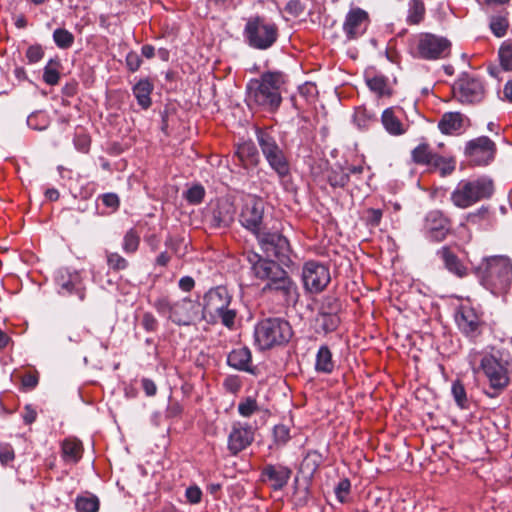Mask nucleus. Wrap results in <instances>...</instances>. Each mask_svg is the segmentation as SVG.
Listing matches in <instances>:
<instances>
[{"label": "nucleus", "mask_w": 512, "mask_h": 512, "mask_svg": "<svg viewBox=\"0 0 512 512\" xmlns=\"http://www.w3.org/2000/svg\"><path fill=\"white\" fill-rule=\"evenodd\" d=\"M285 83L286 75L280 71H267L258 79H251L246 86L248 106L276 112L282 103L281 87Z\"/></svg>", "instance_id": "obj_1"}, {"label": "nucleus", "mask_w": 512, "mask_h": 512, "mask_svg": "<svg viewBox=\"0 0 512 512\" xmlns=\"http://www.w3.org/2000/svg\"><path fill=\"white\" fill-rule=\"evenodd\" d=\"M238 310L233 296L226 286L210 288L203 296L201 319L210 325L221 324L228 330H234Z\"/></svg>", "instance_id": "obj_2"}, {"label": "nucleus", "mask_w": 512, "mask_h": 512, "mask_svg": "<svg viewBox=\"0 0 512 512\" xmlns=\"http://www.w3.org/2000/svg\"><path fill=\"white\" fill-rule=\"evenodd\" d=\"M479 370L488 383L484 394L489 398H497L510 385L512 357L500 350L485 354L480 360Z\"/></svg>", "instance_id": "obj_3"}, {"label": "nucleus", "mask_w": 512, "mask_h": 512, "mask_svg": "<svg viewBox=\"0 0 512 512\" xmlns=\"http://www.w3.org/2000/svg\"><path fill=\"white\" fill-rule=\"evenodd\" d=\"M156 312L176 326H191L201 320V304L188 296L172 301L168 295H161L152 302Z\"/></svg>", "instance_id": "obj_4"}, {"label": "nucleus", "mask_w": 512, "mask_h": 512, "mask_svg": "<svg viewBox=\"0 0 512 512\" xmlns=\"http://www.w3.org/2000/svg\"><path fill=\"white\" fill-rule=\"evenodd\" d=\"M255 136L264 159L271 170L276 173L279 180H284L290 176L291 166L288 153L285 146L278 143L274 130L267 127H257Z\"/></svg>", "instance_id": "obj_5"}, {"label": "nucleus", "mask_w": 512, "mask_h": 512, "mask_svg": "<svg viewBox=\"0 0 512 512\" xmlns=\"http://www.w3.org/2000/svg\"><path fill=\"white\" fill-rule=\"evenodd\" d=\"M481 283L493 294L504 293L512 282V262L506 256H491L478 267Z\"/></svg>", "instance_id": "obj_6"}, {"label": "nucleus", "mask_w": 512, "mask_h": 512, "mask_svg": "<svg viewBox=\"0 0 512 512\" xmlns=\"http://www.w3.org/2000/svg\"><path fill=\"white\" fill-rule=\"evenodd\" d=\"M494 190L493 180L486 176L462 180L451 192L450 200L454 206L466 209L482 200L490 199Z\"/></svg>", "instance_id": "obj_7"}, {"label": "nucleus", "mask_w": 512, "mask_h": 512, "mask_svg": "<svg viewBox=\"0 0 512 512\" xmlns=\"http://www.w3.org/2000/svg\"><path fill=\"white\" fill-rule=\"evenodd\" d=\"M254 336L260 350H268L287 344L293 336V329L286 319L269 317L256 324Z\"/></svg>", "instance_id": "obj_8"}, {"label": "nucleus", "mask_w": 512, "mask_h": 512, "mask_svg": "<svg viewBox=\"0 0 512 512\" xmlns=\"http://www.w3.org/2000/svg\"><path fill=\"white\" fill-rule=\"evenodd\" d=\"M243 37L249 47L264 51L277 42L279 30L274 22L263 16L254 15L246 20Z\"/></svg>", "instance_id": "obj_9"}, {"label": "nucleus", "mask_w": 512, "mask_h": 512, "mask_svg": "<svg viewBox=\"0 0 512 512\" xmlns=\"http://www.w3.org/2000/svg\"><path fill=\"white\" fill-rule=\"evenodd\" d=\"M255 237L266 258L277 260L285 267L293 264L290 242L279 230L266 227Z\"/></svg>", "instance_id": "obj_10"}, {"label": "nucleus", "mask_w": 512, "mask_h": 512, "mask_svg": "<svg viewBox=\"0 0 512 512\" xmlns=\"http://www.w3.org/2000/svg\"><path fill=\"white\" fill-rule=\"evenodd\" d=\"M453 97L464 105L481 103L486 97L484 80L467 72L462 73L452 86Z\"/></svg>", "instance_id": "obj_11"}, {"label": "nucleus", "mask_w": 512, "mask_h": 512, "mask_svg": "<svg viewBox=\"0 0 512 512\" xmlns=\"http://www.w3.org/2000/svg\"><path fill=\"white\" fill-rule=\"evenodd\" d=\"M237 208L229 197L212 200L203 212V221L211 229H227L234 220Z\"/></svg>", "instance_id": "obj_12"}, {"label": "nucleus", "mask_w": 512, "mask_h": 512, "mask_svg": "<svg viewBox=\"0 0 512 512\" xmlns=\"http://www.w3.org/2000/svg\"><path fill=\"white\" fill-rule=\"evenodd\" d=\"M451 42L433 33H421L416 41L415 57L423 60L445 59L451 54Z\"/></svg>", "instance_id": "obj_13"}, {"label": "nucleus", "mask_w": 512, "mask_h": 512, "mask_svg": "<svg viewBox=\"0 0 512 512\" xmlns=\"http://www.w3.org/2000/svg\"><path fill=\"white\" fill-rule=\"evenodd\" d=\"M301 280L306 292L319 294L331 282L329 266L317 260L306 261L302 266Z\"/></svg>", "instance_id": "obj_14"}, {"label": "nucleus", "mask_w": 512, "mask_h": 512, "mask_svg": "<svg viewBox=\"0 0 512 512\" xmlns=\"http://www.w3.org/2000/svg\"><path fill=\"white\" fill-rule=\"evenodd\" d=\"M247 262L250 264L252 275L265 284H271L288 273L283 268V264L274 259L264 258L260 254L249 251L245 254Z\"/></svg>", "instance_id": "obj_15"}, {"label": "nucleus", "mask_w": 512, "mask_h": 512, "mask_svg": "<svg viewBox=\"0 0 512 512\" xmlns=\"http://www.w3.org/2000/svg\"><path fill=\"white\" fill-rule=\"evenodd\" d=\"M261 292L274 299L283 307L294 306L299 300V290L297 283L289 273L271 284H265Z\"/></svg>", "instance_id": "obj_16"}, {"label": "nucleus", "mask_w": 512, "mask_h": 512, "mask_svg": "<svg viewBox=\"0 0 512 512\" xmlns=\"http://www.w3.org/2000/svg\"><path fill=\"white\" fill-rule=\"evenodd\" d=\"M497 145L487 136H479L469 140L464 149V154L474 166H488L495 159Z\"/></svg>", "instance_id": "obj_17"}, {"label": "nucleus", "mask_w": 512, "mask_h": 512, "mask_svg": "<svg viewBox=\"0 0 512 512\" xmlns=\"http://www.w3.org/2000/svg\"><path fill=\"white\" fill-rule=\"evenodd\" d=\"M452 220L443 211L435 209L429 211L423 223L425 237L434 243H440L452 234Z\"/></svg>", "instance_id": "obj_18"}, {"label": "nucleus", "mask_w": 512, "mask_h": 512, "mask_svg": "<svg viewBox=\"0 0 512 512\" xmlns=\"http://www.w3.org/2000/svg\"><path fill=\"white\" fill-rule=\"evenodd\" d=\"M370 22V16L366 10L360 7L351 8L347 12L342 25L346 41L351 42L362 37L366 33Z\"/></svg>", "instance_id": "obj_19"}, {"label": "nucleus", "mask_w": 512, "mask_h": 512, "mask_svg": "<svg viewBox=\"0 0 512 512\" xmlns=\"http://www.w3.org/2000/svg\"><path fill=\"white\" fill-rule=\"evenodd\" d=\"M264 203L260 198L253 197L247 201L239 214L240 224L255 236L266 228L262 225Z\"/></svg>", "instance_id": "obj_20"}, {"label": "nucleus", "mask_w": 512, "mask_h": 512, "mask_svg": "<svg viewBox=\"0 0 512 512\" xmlns=\"http://www.w3.org/2000/svg\"><path fill=\"white\" fill-rule=\"evenodd\" d=\"M55 284L58 293L62 296L75 294L80 301H84L86 298V288L76 271L71 272L66 268L59 269L55 275Z\"/></svg>", "instance_id": "obj_21"}, {"label": "nucleus", "mask_w": 512, "mask_h": 512, "mask_svg": "<svg viewBox=\"0 0 512 512\" xmlns=\"http://www.w3.org/2000/svg\"><path fill=\"white\" fill-rule=\"evenodd\" d=\"M254 441V429L248 423L234 422L228 435L227 448L236 456Z\"/></svg>", "instance_id": "obj_22"}, {"label": "nucleus", "mask_w": 512, "mask_h": 512, "mask_svg": "<svg viewBox=\"0 0 512 512\" xmlns=\"http://www.w3.org/2000/svg\"><path fill=\"white\" fill-rule=\"evenodd\" d=\"M292 469L282 464H266L260 473V480L268 483L274 491L282 490L289 482Z\"/></svg>", "instance_id": "obj_23"}, {"label": "nucleus", "mask_w": 512, "mask_h": 512, "mask_svg": "<svg viewBox=\"0 0 512 512\" xmlns=\"http://www.w3.org/2000/svg\"><path fill=\"white\" fill-rule=\"evenodd\" d=\"M455 321L459 330L466 336L476 337L480 334L481 321L473 308L461 305L455 314Z\"/></svg>", "instance_id": "obj_24"}, {"label": "nucleus", "mask_w": 512, "mask_h": 512, "mask_svg": "<svg viewBox=\"0 0 512 512\" xmlns=\"http://www.w3.org/2000/svg\"><path fill=\"white\" fill-rule=\"evenodd\" d=\"M227 364L235 370L255 374L252 353L248 347H239L230 351L227 356Z\"/></svg>", "instance_id": "obj_25"}, {"label": "nucleus", "mask_w": 512, "mask_h": 512, "mask_svg": "<svg viewBox=\"0 0 512 512\" xmlns=\"http://www.w3.org/2000/svg\"><path fill=\"white\" fill-rule=\"evenodd\" d=\"M436 255L442 260L444 267L457 277L467 275V268L464 266L460 258L453 252L451 247L443 246L437 250Z\"/></svg>", "instance_id": "obj_26"}, {"label": "nucleus", "mask_w": 512, "mask_h": 512, "mask_svg": "<svg viewBox=\"0 0 512 512\" xmlns=\"http://www.w3.org/2000/svg\"><path fill=\"white\" fill-rule=\"evenodd\" d=\"M82 442L77 438H65L61 444V455L66 463L76 464L83 455Z\"/></svg>", "instance_id": "obj_27"}, {"label": "nucleus", "mask_w": 512, "mask_h": 512, "mask_svg": "<svg viewBox=\"0 0 512 512\" xmlns=\"http://www.w3.org/2000/svg\"><path fill=\"white\" fill-rule=\"evenodd\" d=\"M336 367V361L327 345H321L316 353L314 369L317 373L332 374Z\"/></svg>", "instance_id": "obj_28"}, {"label": "nucleus", "mask_w": 512, "mask_h": 512, "mask_svg": "<svg viewBox=\"0 0 512 512\" xmlns=\"http://www.w3.org/2000/svg\"><path fill=\"white\" fill-rule=\"evenodd\" d=\"M153 89V83L147 78L139 80L132 88L137 103L144 110L152 105L151 94Z\"/></svg>", "instance_id": "obj_29"}, {"label": "nucleus", "mask_w": 512, "mask_h": 512, "mask_svg": "<svg viewBox=\"0 0 512 512\" xmlns=\"http://www.w3.org/2000/svg\"><path fill=\"white\" fill-rule=\"evenodd\" d=\"M235 156L244 167L248 165L257 166L259 163V153L252 141H245L239 144L235 151Z\"/></svg>", "instance_id": "obj_30"}, {"label": "nucleus", "mask_w": 512, "mask_h": 512, "mask_svg": "<svg viewBox=\"0 0 512 512\" xmlns=\"http://www.w3.org/2000/svg\"><path fill=\"white\" fill-rule=\"evenodd\" d=\"M463 120L460 112H447L440 119L438 128L443 134L450 135L463 127Z\"/></svg>", "instance_id": "obj_31"}, {"label": "nucleus", "mask_w": 512, "mask_h": 512, "mask_svg": "<svg viewBox=\"0 0 512 512\" xmlns=\"http://www.w3.org/2000/svg\"><path fill=\"white\" fill-rule=\"evenodd\" d=\"M436 154L430 144L423 141L412 149L411 160L416 165L430 166Z\"/></svg>", "instance_id": "obj_32"}, {"label": "nucleus", "mask_w": 512, "mask_h": 512, "mask_svg": "<svg viewBox=\"0 0 512 512\" xmlns=\"http://www.w3.org/2000/svg\"><path fill=\"white\" fill-rule=\"evenodd\" d=\"M381 122L385 130L391 135L399 136L405 133L402 122L395 115L392 108H387L383 111Z\"/></svg>", "instance_id": "obj_33"}, {"label": "nucleus", "mask_w": 512, "mask_h": 512, "mask_svg": "<svg viewBox=\"0 0 512 512\" xmlns=\"http://www.w3.org/2000/svg\"><path fill=\"white\" fill-rule=\"evenodd\" d=\"M366 84L378 97H391L393 94V90L389 86L388 78L384 75L366 77Z\"/></svg>", "instance_id": "obj_34"}, {"label": "nucleus", "mask_w": 512, "mask_h": 512, "mask_svg": "<svg viewBox=\"0 0 512 512\" xmlns=\"http://www.w3.org/2000/svg\"><path fill=\"white\" fill-rule=\"evenodd\" d=\"M327 182L333 188H344L349 183V172L340 166L336 165L327 170Z\"/></svg>", "instance_id": "obj_35"}, {"label": "nucleus", "mask_w": 512, "mask_h": 512, "mask_svg": "<svg viewBox=\"0 0 512 512\" xmlns=\"http://www.w3.org/2000/svg\"><path fill=\"white\" fill-rule=\"evenodd\" d=\"M426 8L423 0H409L406 23L409 25L420 24L425 17Z\"/></svg>", "instance_id": "obj_36"}, {"label": "nucleus", "mask_w": 512, "mask_h": 512, "mask_svg": "<svg viewBox=\"0 0 512 512\" xmlns=\"http://www.w3.org/2000/svg\"><path fill=\"white\" fill-rule=\"evenodd\" d=\"M316 322L324 334L334 332L338 329L341 319L338 314L318 312Z\"/></svg>", "instance_id": "obj_37"}, {"label": "nucleus", "mask_w": 512, "mask_h": 512, "mask_svg": "<svg viewBox=\"0 0 512 512\" xmlns=\"http://www.w3.org/2000/svg\"><path fill=\"white\" fill-rule=\"evenodd\" d=\"M354 122L358 128L366 130L371 123L377 122L376 114L366 107H358L354 113Z\"/></svg>", "instance_id": "obj_38"}, {"label": "nucleus", "mask_w": 512, "mask_h": 512, "mask_svg": "<svg viewBox=\"0 0 512 512\" xmlns=\"http://www.w3.org/2000/svg\"><path fill=\"white\" fill-rule=\"evenodd\" d=\"M451 393L456 405L460 409L469 408L470 402L467 397L466 389L464 387V384L460 380L457 379L452 383Z\"/></svg>", "instance_id": "obj_39"}, {"label": "nucleus", "mask_w": 512, "mask_h": 512, "mask_svg": "<svg viewBox=\"0 0 512 512\" xmlns=\"http://www.w3.org/2000/svg\"><path fill=\"white\" fill-rule=\"evenodd\" d=\"M456 162L452 157H444L438 153L434 156V159L430 165L434 169H438L442 176L451 174L455 170Z\"/></svg>", "instance_id": "obj_40"}, {"label": "nucleus", "mask_w": 512, "mask_h": 512, "mask_svg": "<svg viewBox=\"0 0 512 512\" xmlns=\"http://www.w3.org/2000/svg\"><path fill=\"white\" fill-rule=\"evenodd\" d=\"M139 245H140L139 233L133 228L129 229L123 237V242H122L123 251L128 255L134 254L137 252Z\"/></svg>", "instance_id": "obj_41"}, {"label": "nucleus", "mask_w": 512, "mask_h": 512, "mask_svg": "<svg viewBox=\"0 0 512 512\" xmlns=\"http://www.w3.org/2000/svg\"><path fill=\"white\" fill-rule=\"evenodd\" d=\"M498 58L501 69L504 71H512V42L504 41L498 51Z\"/></svg>", "instance_id": "obj_42"}, {"label": "nucleus", "mask_w": 512, "mask_h": 512, "mask_svg": "<svg viewBox=\"0 0 512 512\" xmlns=\"http://www.w3.org/2000/svg\"><path fill=\"white\" fill-rule=\"evenodd\" d=\"M60 63L58 60L51 59L44 68L43 80L46 84L54 86L59 83L60 73L58 68Z\"/></svg>", "instance_id": "obj_43"}, {"label": "nucleus", "mask_w": 512, "mask_h": 512, "mask_svg": "<svg viewBox=\"0 0 512 512\" xmlns=\"http://www.w3.org/2000/svg\"><path fill=\"white\" fill-rule=\"evenodd\" d=\"M100 507L99 499L96 496L77 497L75 508L78 512H98Z\"/></svg>", "instance_id": "obj_44"}, {"label": "nucleus", "mask_w": 512, "mask_h": 512, "mask_svg": "<svg viewBox=\"0 0 512 512\" xmlns=\"http://www.w3.org/2000/svg\"><path fill=\"white\" fill-rule=\"evenodd\" d=\"M53 40L60 49H68L74 43V35L64 28H57L53 32Z\"/></svg>", "instance_id": "obj_45"}, {"label": "nucleus", "mask_w": 512, "mask_h": 512, "mask_svg": "<svg viewBox=\"0 0 512 512\" xmlns=\"http://www.w3.org/2000/svg\"><path fill=\"white\" fill-rule=\"evenodd\" d=\"M490 29L492 33L497 37H504L509 28V20L506 16L497 15L492 16L490 19Z\"/></svg>", "instance_id": "obj_46"}, {"label": "nucleus", "mask_w": 512, "mask_h": 512, "mask_svg": "<svg viewBox=\"0 0 512 512\" xmlns=\"http://www.w3.org/2000/svg\"><path fill=\"white\" fill-rule=\"evenodd\" d=\"M106 262L110 270L119 272L125 270L129 266V262L117 252H106Z\"/></svg>", "instance_id": "obj_47"}, {"label": "nucleus", "mask_w": 512, "mask_h": 512, "mask_svg": "<svg viewBox=\"0 0 512 512\" xmlns=\"http://www.w3.org/2000/svg\"><path fill=\"white\" fill-rule=\"evenodd\" d=\"M342 306L340 300L332 295H327L323 298L319 311L320 313H328V314H339Z\"/></svg>", "instance_id": "obj_48"}, {"label": "nucleus", "mask_w": 512, "mask_h": 512, "mask_svg": "<svg viewBox=\"0 0 512 512\" xmlns=\"http://www.w3.org/2000/svg\"><path fill=\"white\" fill-rule=\"evenodd\" d=\"M205 188L201 184L192 185L184 194V198L191 205L200 204L205 197Z\"/></svg>", "instance_id": "obj_49"}, {"label": "nucleus", "mask_w": 512, "mask_h": 512, "mask_svg": "<svg viewBox=\"0 0 512 512\" xmlns=\"http://www.w3.org/2000/svg\"><path fill=\"white\" fill-rule=\"evenodd\" d=\"M322 462V455L316 450H311L306 454L305 458L303 459L302 467L304 469H307L311 473H314L320 467Z\"/></svg>", "instance_id": "obj_50"}, {"label": "nucleus", "mask_w": 512, "mask_h": 512, "mask_svg": "<svg viewBox=\"0 0 512 512\" xmlns=\"http://www.w3.org/2000/svg\"><path fill=\"white\" fill-rule=\"evenodd\" d=\"M257 411H259V406L253 397H246L238 404V412L242 417H250Z\"/></svg>", "instance_id": "obj_51"}, {"label": "nucleus", "mask_w": 512, "mask_h": 512, "mask_svg": "<svg viewBox=\"0 0 512 512\" xmlns=\"http://www.w3.org/2000/svg\"><path fill=\"white\" fill-rule=\"evenodd\" d=\"M383 217V211L381 209L368 208L364 211L363 219L365 224L369 227H378Z\"/></svg>", "instance_id": "obj_52"}, {"label": "nucleus", "mask_w": 512, "mask_h": 512, "mask_svg": "<svg viewBox=\"0 0 512 512\" xmlns=\"http://www.w3.org/2000/svg\"><path fill=\"white\" fill-rule=\"evenodd\" d=\"M351 482L348 478L341 479L335 487V495L339 502L345 503L350 493Z\"/></svg>", "instance_id": "obj_53"}, {"label": "nucleus", "mask_w": 512, "mask_h": 512, "mask_svg": "<svg viewBox=\"0 0 512 512\" xmlns=\"http://www.w3.org/2000/svg\"><path fill=\"white\" fill-rule=\"evenodd\" d=\"M273 435L277 445H285L290 440V429L283 424L276 425Z\"/></svg>", "instance_id": "obj_54"}, {"label": "nucleus", "mask_w": 512, "mask_h": 512, "mask_svg": "<svg viewBox=\"0 0 512 512\" xmlns=\"http://www.w3.org/2000/svg\"><path fill=\"white\" fill-rule=\"evenodd\" d=\"M39 383L38 372H29L22 376L21 385L25 391H30L36 388Z\"/></svg>", "instance_id": "obj_55"}, {"label": "nucleus", "mask_w": 512, "mask_h": 512, "mask_svg": "<svg viewBox=\"0 0 512 512\" xmlns=\"http://www.w3.org/2000/svg\"><path fill=\"white\" fill-rule=\"evenodd\" d=\"M141 325L147 332H155L159 327V322L151 312H145L142 316Z\"/></svg>", "instance_id": "obj_56"}, {"label": "nucleus", "mask_w": 512, "mask_h": 512, "mask_svg": "<svg viewBox=\"0 0 512 512\" xmlns=\"http://www.w3.org/2000/svg\"><path fill=\"white\" fill-rule=\"evenodd\" d=\"M98 199L102 201L104 206L112 209V211H116L120 206V199L116 193H104Z\"/></svg>", "instance_id": "obj_57"}, {"label": "nucleus", "mask_w": 512, "mask_h": 512, "mask_svg": "<svg viewBox=\"0 0 512 512\" xmlns=\"http://www.w3.org/2000/svg\"><path fill=\"white\" fill-rule=\"evenodd\" d=\"M44 56V51L40 44L31 45L26 51L28 62L33 64L39 62Z\"/></svg>", "instance_id": "obj_58"}, {"label": "nucleus", "mask_w": 512, "mask_h": 512, "mask_svg": "<svg viewBox=\"0 0 512 512\" xmlns=\"http://www.w3.org/2000/svg\"><path fill=\"white\" fill-rule=\"evenodd\" d=\"M183 244V238L174 237L172 235H168L165 239L164 245L166 250L171 253L178 255L180 251V247Z\"/></svg>", "instance_id": "obj_59"}, {"label": "nucleus", "mask_w": 512, "mask_h": 512, "mask_svg": "<svg viewBox=\"0 0 512 512\" xmlns=\"http://www.w3.org/2000/svg\"><path fill=\"white\" fill-rule=\"evenodd\" d=\"M125 61H126V66L130 72H136L142 64V59H141L140 55L135 51H130L126 55Z\"/></svg>", "instance_id": "obj_60"}, {"label": "nucleus", "mask_w": 512, "mask_h": 512, "mask_svg": "<svg viewBox=\"0 0 512 512\" xmlns=\"http://www.w3.org/2000/svg\"><path fill=\"white\" fill-rule=\"evenodd\" d=\"M76 149L82 153H87L90 149L91 139L86 134H77L74 138Z\"/></svg>", "instance_id": "obj_61"}, {"label": "nucleus", "mask_w": 512, "mask_h": 512, "mask_svg": "<svg viewBox=\"0 0 512 512\" xmlns=\"http://www.w3.org/2000/svg\"><path fill=\"white\" fill-rule=\"evenodd\" d=\"M185 496L189 503L198 504L202 499V491L197 485H192L186 489Z\"/></svg>", "instance_id": "obj_62"}, {"label": "nucleus", "mask_w": 512, "mask_h": 512, "mask_svg": "<svg viewBox=\"0 0 512 512\" xmlns=\"http://www.w3.org/2000/svg\"><path fill=\"white\" fill-rule=\"evenodd\" d=\"M14 459L15 453L12 446L9 444L0 445V462L6 465Z\"/></svg>", "instance_id": "obj_63"}, {"label": "nucleus", "mask_w": 512, "mask_h": 512, "mask_svg": "<svg viewBox=\"0 0 512 512\" xmlns=\"http://www.w3.org/2000/svg\"><path fill=\"white\" fill-rule=\"evenodd\" d=\"M22 419L26 425H30L36 421L37 411L31 404H26L24 406V411L22 413Z\"/></svg>", "instance_id": "obj_64"}]
</instances>
